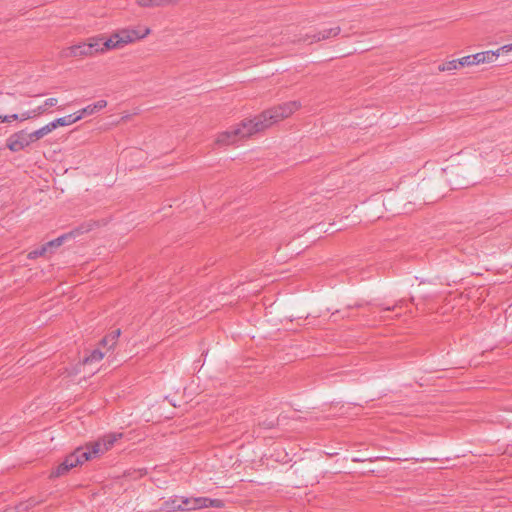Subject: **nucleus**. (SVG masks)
Here are the masks:
<instances>
[{"label": "nucleus", "mask_w": 512, "mask_h": 512, "mask_svg": "<svg viewBox=\"0 0 512 512\" xmlns=\"http://www.w3.org/2000/svg\"><path fill=\"white\" fill-rule=\"evenodd\" d=\"M496 165L492 167L496 176L503 177L505 175L512 176V162H495Z\"/></svg>", "instance_id": "obj_15"}, {"label": "nucleus", "mask_w": 512, "mask_h": 512, "mask_svg": "<svg viewBox=\"0 0 512 512\" xmlns=\"http://www.w3.org/2000/svg\"><path fill=\"white\" fill-rule=\"evenodd\" d=\"M341 32V28L339 26H335L329 29H324L314 34L313 36H307L304 41H308L309 43L318 42L321 40H327L330 38H334L338 36Z\"/></svg>", "instance_id": "obj_8"}, {"label": "nucleus", "mask_w": 512, "mask_h": 512, "mask_svg": "<svg viewBox=\"0 0 512 512\" xmlns=\"http://www.w3.org/2000/svg\"><path fill=\"white\" fill-rule=\"evenodd\" d=\"M242 142L240 135L236 134V125L229 127L227 130L218 134L216 145L219 147H227Z\"/></svg>", "instance_id": "obj_6"}, {"label": "nucleus", "mask_w": 512, "mask_h": 512, "mask_svg": "<svg viewBox=\"0 0 512 512\" xmlns=\"http://www.w3.org/2000/svg\"><path fill=\"white\" fill-rule=\"evenodd\" d=\"M80 119H82V115L70 114V115H66L64 117L57 118V119L53 120L51 123L55 124V129H56L58 126L71 125V124L79 121Z\"/></svg>", "instance_id": "obj_16"}, {"label": "nucleus", "mask_w": 512, "mask_h": 512, "mask_svg": "<svg viewBox=\"0 0 512 512\" xmlns=\"http://www.w3.org/2000/svg\"><path fill=\"white\" fill-rule=\"evenodd\" d=\"M31 143L28 133L21 131L11 136L8 140L7 146L11 151L17 152Z\"/></svg>", "instance_id": "obj_7"}, {"label": "nucleus", "mask_w": 512, "mask_h": 512, "mask_svg": "<svg viewBox=\"0 0 512 512\" xmlns=\"http://www.w3.org/2000/svg\"><path fill=\"white\" fill-rule=\"evenodd\" d=\"M107 106L106 100H98L97 102L90 104L81 109L77 115H82V118L86 115H93Z\"/></svg>", "instance_id": "obj_11"}, {"label": "nucleus", "mask_w": 512, "mask_h": 512, "mask_svg": "<svg viewBox=\"0 0 512 512\" xmlns=\"http://www.w3.org/2000/svg\"><path fill=\"white\" fill-rule=\"evenodd\" d=\"M189 504V498L183 496H174L165 501V507L169 511L189 510L186 506Z\"/></svg>", "instance_id": "obj_10"}, {"label": "nucleus", "mask_w": 512, "mask_h": 512, "mask_svg": "<svg viewBox=\"0 0 512 512\" xmlns=\"http://www.w3.org/2000/svg\"><path fill=\"white\" fill-rule=\"evenodd\" d=\"M121 434L110 433L104 435L99 440L89 443L84 447L76 448L71 454L66 456L62 463H60L55 471L54 476H60L69 471L70 469L83 464L85 461L98 457L113 447L115 442L120 438Z\"/></svg>", "instance_id": "obj_2"}, {"label": "nucleus", "mask_w": 512, "mask_h": 512, "mask_svg": "<svg viewBox=\"0 0 512 512\" xmlns=\"http://www.w3.org/2000/svg\"><path fill=\"white\" fill-rule=\"evenodd\" d=\"M301 103L299 101H289L278 106L271 107L261 113L241 120L236 125V134L240 135L242 141L252 138L279 121L289 117L298 109Z\"/></svg>", "instance_id": "obj_1"}, {"label": "nucleus", "mask_w": 512, "mask_h": 512, "mask_svg": "<svg viewBox=\"0 0 512 512\" xmlns=\"http://www.w3.org/2000/svg\"><path fill=\"white\" fill-rule=\"evenodd\" d=\"M461 60V67L476 65L475 60H473L472 55L464 56L459 58Z\"/></svg>", "instance_id": "obj_22"}, {"label": "nucleus", "mask_w": 512, "mask_h": 512, "mask_svg": "<svg viewBox=\"0 0 512 512\" xmlns=\"http://www.w3.org/2000/svg\"><path fill=\"white\" fill-rule=\"evenodd\" d=\"M207 507L222 508L224 501L216 498L194 497V510Z\"/></svg>", "instance_id": "obj_9"}, {"label": "nucleus", "mask_w": 512, "mask_h": 512, "mask_svg": "<svg viewBox=\"0 0 512 512\" xmlns=\"http://www.w3.org/2000/svg\"><path fill=\"white\" fill-rule=\"evenodd\" d=\"M33 117H35V113L33 112V110L23 112L21 115H19V119L21 121H24V120H27V119H30Z\"/></svg>", "instance_id": "obj_23"}, {"label": "nucleus", "mask_w": 512, "mask_h": 512, "mask_svg": "<svg viewBox=\"0 0 512 512\" xmlns=\"http://www.w3.org/2000/svg\"><path fill=\"white\" fill-rule=\"evenodd\" d=\"M104 357V353L99 349L92 350L89 355L85 356L83 359L84 364H92L101 361Z\"/></svg>", "instance_id": "obj_17"}, {"label": "nucleus", "mask_w": 512, "mask_h": 512, "mask_svg": "<svg viewBox=\"0 0 512 512\" xmlns=\"http://www.w3.org/2000/svg\"><path fill=\"white\" fill-rule=\"evenodd\" d=\"M120 333H121L120 329H117V330L113 331L112 333H110L109 335L105 336L101 340V345L109 346V348H112L115 345L116 340L120 336Z\"/></svg>", "instance_id": "obj_18"}, {"label": "nucleus", "mask_w": 512, "mask_h": 512, "mask_svg": "<svg viewBox=\"0 0 512 512\" xmlns=\"http://www.w3.org/2000/svg\"><path fill=\"white\" fill-rule=\"evenodd\" d=\"M67 237H68V235H66V234L61 235V236L45 243L44 245L47 247V249L49 251H52V249L60 247Z\"/></svg>", "instance_id": "obj_20"}, {"label": "nucleus", "mask_w": 512, "mask_h": 512, "mask_svg": "<svg viewBox=\"0 0 512 512\" xmlns=\"http://www.w3.org/2000/svg\"><path fill=\"white\" fill-rule=\"evenodd\" d=\"M150 33L148 28L141 30L122 29L105 39L102 36H95V40L99 44L97 53H104L110 49H118L135 40L142 39Z\"/></svg>", "instance_id": "obj_3"}, {"label": "nucleus", "mask_w": 512, "mask_h": 512, "mask_svg": "<svg viewBox=\"0 0 512 512\" xmlns=\"http://www.w3.org/2000/svg\"><path fill=\"white\" fill-rule=\"evenodd\" d=\"M49 250L45 245H42L40 248H37L31 252H29L28 257L30 259H35L37 257L45 255Z\"/></svg>", "instance_id": "obj_21"}, {"label": "nucleus", "mask_w": 512, "mask_h": 512, "mask_svg": "<svg viewBox=\"0 0 512 512\" xmlns=\"http://www.w3.org/2000/svg\"><path fill=\"white\" fill-rule=\"evenodd\" d=\"M47 109L48 108L45 106L44 103H43V105H40L37 108L33 109V112L35 113V117L44 113Z\"/></svg>", "instance_id": "obj_27"}, {"label": "nucleus", "mask_w": 512, "mask_h": 512, "mask_svg": "<svg viewBox=\"0 0 512 512\" xmlns=\"http://www.w3.org/2000/svg\"><path fill=\"white\" fill-rule=\"evenodd\" d=\"M510 51H512V43L500 47L495 52L498 53V56H499L500 53H504V52L506 53V52H510Z\"/></svg>", "instance_id": "obj_25"}, {"label": "nucleus", "mask_w": 512, "mask_h": 512, "mask_svg": "<svg viewBox=\"0 0 512 512\" xmlns=\"http://www.w3.org/2000/svg\"><path fill=\"white\" fill-rule=\"evenodd\" d=\"M150 33L148 28L141 30L122 29L105 39L102 36H95V40L99 44L97 53H104L110 49H118L135 40L142 39Z\"/></svg>", "instance_id": "obj_4"}, {"label": "nucleus", "mask_w": 512, "mask_h": 512, "mask_svg": "<svg viewBox=\"0 0 512 512\" xmlns=\"http://www.w3.org/2000/svg\"><path fill=\"white\" fill-rule=\"evenodd\" d=\"M14 120H20L19 119V115L18 114H12V115H5V116H2V121L3 122H7V123H10Z\"/></svg>", "instance_id": "obj_24"}, {"label": "nucleus", "mask_w": 512, "mask_h": 512, "mask_svg": "<svg viewBox=\"0 0 512 512\" xmlns=\"http://www.w3.org/2000/svg\"><path fill=\"white\" fill-rule=\"evenodd\" d=\"M99 48V44L95 37H91L88 39V42L79 43L77 45H73L67 49L65 52L66 56L72 57H88L97 54V49Z\"/></svg>", "instance_id": "obj_5"}, {"label": "nucleus", "mask_w": 512, "mask_h": 512, "mask_svg": "<svg viewBox=\"0 0 512 512\" xmlns=\"http://www.w3.org/2000/svg\"><path fill=\"white\" fill-rule=\"evenodd\" d=\"M55 129V124H52L51 122L44 125L43 127L39 128L38 130H35L31 133H28V137L31 142L37 141L44 136L48 135Z\"/></svg>", "instance_id": "obj_14"}, {"label": "nucleus", "mask_w": 512, "mask_h": 512, "mask_svg": "<svg viewBox=\"0 0 512 512\" xmlns=\"http://www.w3.org/2000/svg\"><path fill=\"white\" fill-rule=\"evenodd\" d=\"M460 67H461V60L454 59V60H451V61H448L446 63L439 65L438 69H439V71H452V70L459 69Z\"/></svg>", "instance_id": "obj_19"}, {"label": "nucleus", "mask_w": 512, "mask_h": 512, "mask_svg": "<svg viewBox=\"0 0 512 512\" xmlns=\"http://www.w3.org/2000/svg\"><path fill=\"white\" fill-rule=\"evenodd\" d=\"M58 103V99L57 98H48L44 101V104L47 108L49 107H53V106H56Z\"/></svg>", "instance_id": "obj_26"}, {"label": "nucleus", "mask_w": 512, "mask_h": 512, "mask_svg": "<svg viewBox=\"0 0 512 512\" xmlns=\"http://www.w3.org/2000/svg\"><path fill=\"white\" fill-rule=\"evenodd\" d=\"M178 0H137L136 3L143 8L165 7L173 5Z\"/></svg>", "instance_id": "obj_12"}, {"label": "nucleus", "mask_w": 512, "mask_h": 512, "mask_svg": "<svg viewBox=\"0 0 512 512\" xmlns=\"http://www.w3.org/2000/svg\"><path fill=\"white\" fill-rule=\"evenodd\" d=\"M0 123H3V121H2V115H0Z\"/></svg>", "instance_id": "obj_28"}, {"label": "nucleus", "mask_w": 512, "mask_h": 512, "mask_svg": "<svg viewBox=\"0 0 512 512\" xmlns=\"http://www.w3.org/2000/svg\"><path fill=\"white\" fill-rule=\"evenodd\" d=\"M498 57V53L490 50L483 51L472 55L473 60H475L476 65L483 63H491Z\"/></svg>", "instance_id": "obj_13"}]
</instances>
